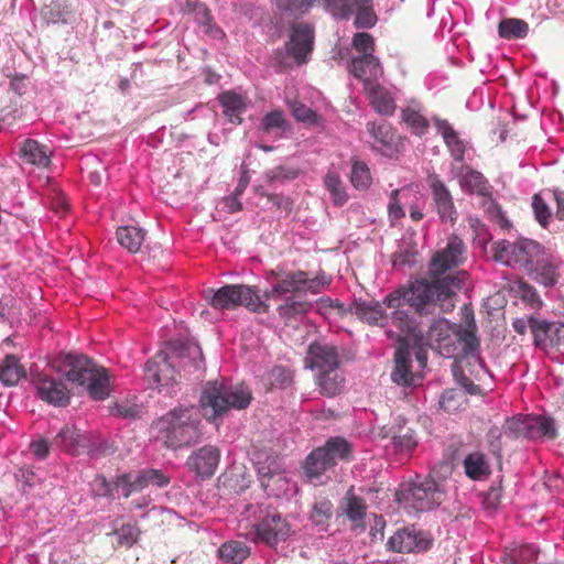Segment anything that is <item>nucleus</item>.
Here are the masks:
<instances>
[{"instance_id": "obj_17", "label": "nucleus", "mask_w": 564, "mask_h": 564, "mask_svg": "<svg viewBox=\"0 0 564 564\" xmlns=\"http://www.w3.org/2000/svg\"><path fill=\"white\" fill-rule=\"evenodd\" d=\"M354 48L361 53L360 56L352 58L351 72L364 76L365 66L371 68V74L377 75L381 72V64L372 53L375 51V39L366 32L356 33L352 39Z\"/></svg>"}, {"instance_id": "obj_14", "label": "nucleus", "mask_w": 564, "mask_h": 564, "mask_svg": "<svg viewBox=\"0 0 564 564\" xmlns=\"http://www.w3.org/2000/svg\"><path fill=\"white\" fill-rule=\"evenodd\" d=\"M465 260V243L458 236L451 235L447 238L446 246L433 256L430 262L429 274L431 278L437 279L455 274L457 271L452 272V270L458 268Z\"/></svg>"}, {"instance_id": "obj_55", "label": "nucleus", "mask_w": 564, "mask_h": 564, "mask_svg": "<svg viewBox=\"0 0 564 564\" xmlns=\"http://www.w3.org/2000/svg\"><path fill=\"white\" fill-rule=\"evenodd\" d=\"M44 19L48 23H65L67 21L68 11H66L61 2H52L42 10Z\"/></svg>"}, {"instance_id": "obj_16", "label": "nucleus", "mask_w": 564, "mask_h": 564, "mask_svg": "<svg viewBox=\"0 0 564 564\" xmlns=\"http://www.w3.org/2000/svg\"><path fill=\"white\" fill-rule=\"evenodd\" d=\"M432 540L422 530L408 527L398 530L388 540L389 551L399 553L424 552L430 549Z\"/></svg>"}, {"instance_id": "obj_11", "label": "nucleus", "mask_w": 564, "mask_h": 564, "mask_svg": "<svg viewBox=\"0 0 564 564\" xmlns=\"http://www.w3.org/2000/svg\"><path fill=\"white\" fill-rule=\"evenodd\" d=\"M351 445L343 437H330L322 447L314 449L305 459L304 473L311 481L318 480L338 460L348 459Z\"/></svg>"}, {"instance_id": "obj_36", "label": "nucleus", "mask_w": 564, "mask_h": 564, "mask_svg": "<svg viewBox=\"0 0 564 564\" xmlns=\"http://www.w3.org/2000/svg\"><path fill=\"white\" fill-rule=\"evenodd\" d=\"M224 115L235 124L241 123V115L246 111L243 98L235 93L226 91L218 97Z\"/></svg>"}, {"instance_id": "obj_9", "label": "nucleus", "mask_w": 564, "mask_h": 564, "mask_svg": "<svg viewBox=\"0 0 564 564\" xmlns=\"http://www.w3.org/2000/svg\"><path fill=\"white\" fill-rule=\"evenodd\" d=\"M271 276L275 280L271 289L263 292L265 300L284 299V303L279 305L278 312L282 316H292L305 312V305L299 302L293 293L303 292V283L305 282V271L296 270L291 272H271Z\"/></svg>"}, {"instance_id": "obj_52", "label": "nucleus", "mask_w": 564, "mask_h": 564, "mask_svg": "<svg viewBox=\"0 0 564 564\" xmlns=\"http://www.w3.org/2000/svg\"><path fill=\"white\" fill-rule=\"evenodd\" d=\"M466 401L463 392L449 389L445 390L440 399V406L451 413L460 409L463 403Z\"/></svg>"}, {"instance_id": "obj_3", "label": "nucleus", "mask_w": 564, "mask_h": 564, "mask_svg": "<svg viewBox=\"0 0 564 564\" xmlns=\"http://www.w3.org/2000/svg\"><path fill=\"white\" fill-rule=\"evenodd\" d=\"M199 414L195 406L175 408L153 422L152 432L165 447L177 449L199 441Z\"/></svg>"}, {"instance_id": "obj_57", "label": "nucleus", "mask_w": 564, "mask_h": 564, "mask_svg": "<svg viewBox=\"0 0 564 564\" xmlns=\"http://www.w3.org/2000/svg\"><path fill=\"white\" fill-rule=\"evenodd\" d=\"M269 381L271 386L285 388L292 382V375L286 368L275 366L269 372Z\"/></svg>"}, {"instance_id": "obj_60", "label": "nucleus", "mask_w": 564, "mask_h": 564, "mask_svg": "<svg viewBox=\"0 0 564 564\" xmlns=\"http://www.w3.org/2000/svg\"><path fill=\"white\" fill-rule=\"evenodd\" d=\"M91 490L97 497H108L115 491V482L107 481L104 476H97L93 481Z\"/></svg>"}, {"instance_id": "obj_30", "label": "nucleus", "mask_w": 564, "mask_h": 564, "mask_svg": "<svg viewBox=\"0 0 564 564\" xmlns=\"http://www.w3.org/2000/svg\"><path fill=\"white\" fill-rule=\"evenodd\" d=\"M411 354L408 345L403 341L395 350L394 355V369L391 373V379L397 384L410 386L413 381V375L410 370Z\"/></svg>"}, {"instance_id": "obj_18", "label": "nucleus", "mask_w": 564, "mask_h": 564, "mask_svg": "<svg viewBox=\"0 0 564 564\" xmlns=\"http://www.w3.org/2000/svg\"><path fill=\"white\" fill-rule=\"evenodd\" d=\"M314 32L308 24L297 23L291 29L290 40L285 44L286 54L297 64L305 63L313 50Z\"/></svg>"}, {"instance_id": "obj_6", "label": "nucleus", "mask_w": 564, "mask_h": 564, "mask_svg": "<svg viewBox=\"0 0 564 564\" xmlns=\"http://www.w3.org/2000/svg\"><path fill=\"white\" fill-rule=\"evenodd\" d=\"M251 399V391L246 386L210 381L204 387L200 409L206 420L215 421L230 409H246Z\"/></svg>"}, {"instance_id": "obj_39", "label": "nucleus", "mask_w": 564, "mask_h": 564, "mask_svg": "<svg viewBox=\"0 0 564 564\" xmlns=\"http://www.w3.org/2000/svg\"><path fill=\"white\" fill-rule=\"evenodd\" d=\"M145 232L143 229L135 226H123L117 229V240L129 252H137L140 250L144 241Z\"/></svg>"}, {"instance_id": "obj_38", "label": "nucleus", "mask_w": 564, "mask_h": 564, "mask_svg": "<svg viewBox=\"0 0 564 564\" xmlns=\"http://www.w3.org/2000/svg\"><path fill=\"white\" fill-rule=\"evenodd\" d=\"M219 557L229 564H241L249 555V546L241 541H227L218 550Z\"/></svg>"}, {"instance_id": "obj_43", "label": "nucleus", "mask_w": 564, "mask_h": 564, "mask_svg": "<svg viewBox=\"0 0 564 564\" xmlns=\"http://www.w3.org/2000/svg\"><path fill=\"white\" fill-rule=\"evenodd\" d=\"M459 185L464 192L484 195L487 192V181L484 175L469 167L463 169Z\"/></svg>"}, {"instance_id": "obj_45", "label": "nucleus", "mask_w": 564, "mask_h": 564, "mask_svg": "<svg viewBox=\"0 0 564 564\" xmlns=\"http://www.w3.org/2000/svg\"><path fill=\"white\" fill-rule=\"evenodd\" d=\"M23 373V369L15 356H7L0 364V380L7 386L17 384Z\"/></svg>"}, {"instance_id": "obj_7", "label": "nucleus", "mask_w": 564, "mask_h": 564, "mask_svg": "<svg viewBox=\"0 0 564 564\" xmlns=\"http://www.w3.org/2000/svg\"><path fill=\"white\" fill-rule=\"evenodd\" d=\"M63 371L68 381L85 387L93 399L104 400L109 395V373L88 357L80 354H66L63 358Z\"/></svg>"}, {"instance_id": "obj_56", "label": "nucleus", "mask_w": 564, "mask_h": 564, "mask_svg": "<svg viewBox=\"0 0 564 564\" xmlns=\"http://www.w3.org/2000/svg\"><path fill=\"white\" fill-rule=\"evenodd\" d=\"M532 208L535 219L542 227H546L551 217V210L540 194L532 197Z\"/></svg>"}, {"instance_id": "obj_37", "label": "nucleus", "mask_w": 564, "mask_h": 564, "mask_svg": "<svg viewBox=\"0 0 564 564\" xmlns=\"http://www.w3.org/2000/svg\"><path fill=\"white\" fill-rule=\"evenodd\" d=\"M539 550L534 544H519L506 550L503 564H533L538 557Z\"/></svg>"}, {"instance_id": "obj_54", "label": "nucleus", "mask_w": 564, "mask_h": 564, "mask_svg": "<svg viewBox=\"0 0 564 564\" xmlns=\"http://www.w3.org/2000/svg\"><path fill=\"white\" fill-rule=\"evenodd\" d=\"M118 542L122 546L131 547L139 540L140 530L137 524H123L115 531Z\"/></svg>"}, {"instance_id": "obj_4", "label": "nucleus", "mask_w": 564, "mask_h": 564, "mask_svg": "<svg viewBox=\"0 0 564 564\" xmlns=\"http://www.w3.org/2000/svg\"><path fill=\"white\" fill-rule=\"evenodd\" d=\"M427 344L444 357H455L462 352L466 358L478 361L484 367L477 354L478 340L469 327L438 318L430 326Z\"/></svg>"}, {"instance_id": "obj_62", "label": "nucleus", "mask_w": 564, "mask_h": 564, "mask_svg": "<svg viewBox=\"0 0 564 564\" xmlns=\"http://www.w3.org/2000/svg\"><path fill=\"white\" fill-rule=\"evenodd\" d=\"M501 436H502V432L497 426L490 427L487 433V443H488L489 451L494 455H497V456L500 455L501 449H502Z\"/></svg>"}, {"instance_id": "obj_21", "label": "nucleus", "mask_w": 564, "mask_h": 564, "mask_svg": "<svg viewBox=\"0 0 564 564\" xmlns=\"http://www.w3.org/2000/svg\"><path fill=\"white\" fill-rule=\"evenodd\" d=\"M219 460V449L213 445H205L188 456L186 465L198 477L210 478L215 474Z\"/></svg>"}, {"instance_id": "obj_48", "label": "nucleus", "mask_w": 564, "mask_h": 564, "mask_svg": "<svg viewBox=\"0 0 564 564\" xmlns=\"http://www.w3.org/2000/svg\"><path fill=\"white\" fill-rule=\"evenodd\" d=\"M324 184L330 193L334 204L341 206L347 202V194L339 176L335 172H328L324 178Z\"/></svg>"}, {"instance_id": "obj_46", "label": "nucleus", "mask_w": 564, "mask_h": 564, "mask_svg": "<svg viewBox=\"0 0 564 564\" xmlns=\"http://www.w3.org/2000/svg\"><path fill=\"white\" fill-rule=\"evenodd\" d=\"M289 124L284 118V115L281 110H273L268 112L261 120L260 129L264 133H274L276 137H282V134L288 130Z\"/></svg>"}, {"instance_id": "obj_41", "label": "nucleus", "mask_w": 564, "mask_h": 564, "mask_svg": "<svg viewBox=\"0 0 564 564\" xmlns=\"http://www.w3.org/2000/svg\"><path fill=\"white\" fill-rule=\"evenodd\" d=\"M317 384L325 395L333 397L339 393L343 388V378L338 372V367L318 371Z\"/></svg>"}, {"instance_id": "obj_1", "label": "nucleus", "mask_w": 564, "mask_h": 564, "mask_svg": "<svg viewBox=\"0 0 564 564\" xmlns=\"http://www.w3.org/2000/svg\"><path fill=\"white\" fill-rule=\"evenodd\" d=\"M432 281L415 280L405 288L408 305L415 308L420 314L427 312L431 305H437L447 313L455 307V299L462 290L466 289L468 274L459 271L448 274L442 279L431 278Z\"/></svg>"}, {"instance_id": "obj_12", "label": "nucleus", "mask_w": 564, "mask_h": 564, "mask_svg": "<svg viewBox=\"0 0 564 564\" xmlns=\"http://www.w3.org/2000/svg\"><path fill=\"white\" fill-rule=\"evenodd\" d=\"M207 295L210 305L217 310H232L237 306H245L254 313H267L269 305L261 300L260 295L251 286L245 284L225 285L217 291H209Z\"/></svg>"}, {"instance_id": "obj_26", "label": "nucleus", "mask_w": 564, "mask_h": 564, "mask_svg": "<svg viewBox=\"0 0 564 564\" xmlns=\"http://www.w3.org/2000/svg\"><path fill=\"white\" fill-rule=\"evenodd\" d=\"M367 128L375 140L373 147L384 155H392L397 150L398 140L392 127L381 121L379 123L368 122Z\"/></svg>"}, {"instance_id": "obj_53", "label": "nucleus", "mask_w": 564, "mask_h": 564, "mask_svg": "<svg viewBox=\"0 0 564 564\" xmlns=\"http://www.w3.org/2000/svg\"><path fill=\"white\" fill-rule=\"evenodd\" d=\"M305 282L303 283V293L318 294L325 290L332 282V278L325 272H319L316 276L310 278L305 272Z\"/></svg>"}, {"instance_id": "obj_31", "label": "nucleus", "mask_w": 564, "mask_h": 564, "mask_svg": "<svg viewBox=\"0 0 564 564\" xmlns=\"http://www.w3.org/2000/svg\"><path fill=\"white\" fill-rule=\"evenodd\" d=\"M556 425L553 419L542 415H527V440H553Z\"/></svg>"}, {"instance_id": "obj_63", "label": "nucleus", "mask_w": 564, "mask_h": 564, "mask_svg": "<svg viewBox=\"0 0 564 564\" xmlns=\"http://www.w3.org/2000/svg\"><path fill=\"white\" fill-rule=\"evenodd\" d=\"M393 323H395L403 332H411L413 323L410 319L409 313L402 308L392 312L391 316Z\"/></svg>"}, {"instance_id": "obj_10", "label": "nucleus", "mask_w": 564, "mask_h": 564, "mask_svg": "<svg viewBox=\"0 0 564 564\" xmlns=\"http://www.w3.org/2000/svg\"><path fill=\"white\" fill-rule=\"evenodd\" d=\"M545 248L532 240L521 238L516 241L500 240L492 245V257L496 261L525 273L532 267Z\"/></svg>"}, {"instance_id": "obj_32", "label": "nucleus", "mask_w": 564, "mask_h": 564, "mask_svg": "<svg viewBox=\"0 0 564 564\" xmlns=\"http://www.w3.org/2000/svg\"><path fill=\"white\" fill-rule=\"evenodd\" d=\"M52 152L47 147L33 139H26L20 148V155L24 162L37 167H46L51 163Z\"/></svg>"}, {"instance_id": "obj_51", "label": "nucleus", "mask_w": 564, "mask_h": 564, "mask_svg": "<svg viewBox=\"0 0 564 564\" xmlns=\"http://www.w3.org/2000/svg\"><path fill=\"white\" fill-rule=\"evenodd\" d=\"M502 429L503 433L509 437L527 438V415L507 419Z\"/></svg>"}, {"instance_id": "obj_23", "label": "nucleus", "mask_w": 564, "mask_h": 564, "mask_svg": "<svg viewBox=\"0 0 564 564\" xmlns=\"http://www.w3.org/2000/svg\"><path fill=\"white\" fill-rule=\"evenodd\" d=\"M430 188L440 219L443 223H451L453 225L457 219V210L449 189L436 176L430 178Z\"/></svg>"}, {"instance_id": "obj_58", "label": "nucleus", "mask_w": 564, "mask_h": 564, "mask_svg": "<svg viewBox=\"0 0 564 564\" xmlns=\"http://www.w3.org/2000/svg\"><path fill=\"white\" fill-rule=\"evenodd\" d=\"M518 292L521 296V299L529 303L531 306H541L542 300L536 292L535 288L529 284L528 282H519L518 284Z\"/></svg>"}, {"instance_id": "obj_24", "label": "nucleus", "mask_w": 564, "mask_h": 564, "mask_svg": "<svg viewBox=\"0 0 564 564\" xmlns=\"http://www.w3.org/2000/svg\"><path fill=\"white\" fill-rule=\"evenodd\" d=\"M338 365V352L334 346L322 341H314L308 346L305 357L306 368L322 371Z\"/></svg>"}, {"instance_id": "obj_34", "label": "nucleus", "mask_w": 564, "mask_h": 564, "mask_svg": "<svg viewBox=\"0 0 564 564\" xmlns=\"http://www.w3.org/2000/svg\"><path fill=\"white\" fill-rule=\"evenodd\" d=\"M333 510L334 506L329 499L321 498L314 501L310 512V521L316 532H328Z\"/></svg>"}, {"instance_id": "obj_40", "label": "nucleus", "mask_w": 564, "mask_h": 564, "mask_svg": "<svg viewBox=\"0 0 564 564\" xmlns=\"http://www.w3.org/2000/svg\"><path fill=\"white\" fill-rule=\"evenodd\" d=\"M417 445L414 432L408 429L403 434L394 435L387 449L391 453L400 455L401 458H408Z\"/></svg>"}, {"instance_id": "obj_2", "label": "nucleus", "mask_w": 564, "mask_h": 564, "mask_svg": "<svg viewBox=\"0 0 564 564\" xmlns=\"http://www.w3.org/2000/svg\"><path fill=\"white\" fill-rule=\"evenodd\" d=\"M239 529L252 542H262L276 547L289 541L295 533L286 517L278 512H267L258 505H249L241 513Z\"/></svg>"}, {"instance_id": "obj_49", "label": "nucleus", "mask_w": 564, "mask_h": 564, "mask_svg": "<svg viewBox=\"0 0 564 564\" xmlns=\"http://www.w3.org/2000/svg\"><path fill=\"white\" fill-rule=\"evenodd\" d=\"M286 105L295 120L310 126L318 123L317 113L301 101L288 99Z\"/></svg>"}, {"instance_id": "obj_50", "label": "nucleus", "mask_w": 564, "mask_h": 564, "mask_svg": "<svg viewBox=\"0 0 564 564\" xmlns=\"http://www.w3.org/2000/svg\"><path fill=\"white\" fill-rule=\"evenodd\" d=\"M350 181L357 189H366L371 184L370 170L366 163L356 161L351 167Z\"/></svg>"}, {"instance_id": "obj_25", "label": "nucleus", "mask_w": 564, "mask_h": 564, "mask_svg": "<svg viewBox=\"0 0 564 564\" xmlns=\"http://www.w3.org/2000/svg\"><path fill=\"white\" fill-rule=\"evenodd\" d=\"M433 121L437 133L442 137L453 159L462 162L467 149V142L459 137V133L447 120L434 117Z\"/></svg>"}, {"instance_id": "obj_59", "label": "nucleus", "mask_w": 564, "mask_h": 564, "mask_svg": "<svg viewBox=\"0 0 564 564\" xmlns=\"http://www.w3.org/2000/svg\"><path fill=\"white\" fill-rule=\"evenodd\" d=\"M408 295L405 294V288H400L391 293H389L383 303L394 311L404 307L408 304Z\"/></svg>"}, {"instance_id": "obj_19", "label": "nucleus", "mask_w": 564, "mask_h": 564, "mask_svg": "<svg viewBox=\"0 0 564 564\" xmlns=\"http://www.w3.org/2000/svg\"><path fill=\"white\" fill-rule=\"evenodd\" d=\"M560 264L558 259L545 249L535 263L529 267L527 274L544 288H553L560 279Z\"/></svg>"}, {"instance_id": "obj_42", "label": "nucleus", "mask_w": 564, "mask_h": 564, "mask_svg": "<svg viewBox=\"0 0 564 564\" xmlns=\"http://www.w3.org/2000/svg\"><path fill=\"white\" fill-rule=\"evenodd\" d=\"M402 120L412 133L422 137L427 132L429 121L419 106H408L402 110Z\"/></svg>"}, {"instance_id": "obj_15", "label": "nucleus", "mask_w": 564, "mask_h": 564, "mask_svg": "<svg viewBox=\"0 0 564 564\" xmlns=\"http://www.w3.org/2000/svg\"><path fill=\"white\" fill-rule=\"evenodd\" d=\"M424 199L422 195L410 187H403L391 192L388 205L389 218L392 223L404 217V208L408 207L410 217L414 221L423 218Z\"/></svg>"}, {"instance_id": "obj_20", "label": "nucleus", "mask_w": 564, "mask_h": 564, "mask_svg": "<svg viewBox=\"0 0 564 564\" xmlns=\"http://www.w3.org/2000/svg\"><path fill=\"white\" fill-rule=\"evenodd\" d=\"M35 388L37 397L50 404L65 406L69 403L70 393L61 378L40 375L35 380Z\"/></svg>"}, {"instance_id": "obj_64", "label": "nucleus", "mask_w": 564, "mask_h": 564, "mask_svg": "<svg viewBox=\"0 0 564 564\" xmlns=\"http://www.w3.org/2000/svg\"><path fill=\"white\" fill-rule=\"evenodd\" d=\"M132 488L133 485L129 473L117 477V480L115 481V491H121L122 496L128 498L132 492H135Z\"/></svg>"}, {"instance_id": "obj_27", "label": "nucleus", "mask_w": 564, "mask_h": 564, "mask_svg": "<svg viewBox=\"0 0 564 564\" xmlns=\"http://www.w3.org/2000/svg\"><path fill=\"white\" fill-rule=\"evenodd\" d=\"M88 438L75 426L66 425L54 437L53 445L63 448L72 455H78L88 448Z\"/></svg>"}, {"instance_id": "obj_33", "label": "nucleus", "mask_w": 564, "mask_h": 564, "mask_svg": "<svg viewBox=\"0 0 564 564\" xmlns=\"http://www.w3.org/2000/svg\"><path fill=\"white\" fill-rule=\"evenodd\" d=\"M373 109L382 116H391L395 110V101L391 94L378 83L367 84L365 89Z\"/></svg>"}, {"instance_id": "obj_47", "label": "nucleus", "mask_w": 564, "mask_h": 564, "mask_svg": "<svg viewBox=\"0 0 564 564\" xmlns=\"http://www.w3.org/2000/svg\"><path fill=\"white\" fill-rule=\"evenodd\" d=\"M498 32L503 39H523L528 35L529 25L520 19H505L499 23Z\"/></svg>"}, {"instance_id": "obj_35", "label": "nucleus", "mask_w": 564, "mask_h": 564, "mask_svg": "<svg viewBox=\"0 0 564 564\" xmlns=\"http://www.w3.org/2000/svg\"><path fill=\"white\" fill-rule=\"evenodd\" d=\"M463 467L466 476L473 480L484 479L491 473L486 455L478 451L465 456Z\"/></svg>"}, {"instance_id": "obj_22", "label": "nucleus", "mask_w": 564, "mask_h": 564, "mask_svg": "<svg viewBox=\"0 0 564 564\" xmlns=\"http://www.w3.org/2000/svg\"><path fill=\"white\" fill-rule=\"evenodd\" d=\"M338 510L350 522V528L357 532H364L366 529L367 505L365 499L357 496L354 488H349L341 498Z\"/></svg>"}, {"instance_id": "obj_29", "label": "nucleus", "mask_w": 564, "mask_h": 564, "mask_svg": "<svg viewBox=\"0 0 564 564\" xmlns=\"http://www.w3.org/2000/svg\"><path fill=\"white\" fill-rule=\"evenodd\" d=\"M350 311L361 321L370 325H381L386 321V313L380 302L357 299L354 301Z\"/></svg>"}, {"instance_id": "obj_13", "label": "nucleus", "mask_w": 564, "mask_h": 564, "mask_svg": "<svg viewBox=\"0 0 564 564\" xmlns=\"http://www.w3.org/2000/svg\"><path fill=\"white\" fill-rule=\"evenodd\" d=\"M256 466L261 487L269 497L280 498L295 491L296 485L286 476L278 456L259 457Z\"/></svg>"}, {"instance_id": "obj_5", "label": "nucleus", "mask_w": 564, "mask_h": 564, "mask_svg": "<svg viewBox=\"0 0 564 564\" xmlns=\"http://www.w3.org/2000/svg\"><path fill=\"white\" fill-rule=\"evenodd\" d=\"M178 358L183 366L191 362L195 369L203 364L202 349L196 344H185L178 350L174 349L172 356L165 350H160L152 359L145 364V379L152 389L162 391L166 388L167 393H172L174 383H176V371L171 361L172 358Z\"/></svg>"}, {"instance_id": "obj_28", "label": "nucleus", "mask_w": 564, "mask_h": 564, "mask_svg": "<svg viewBox=\"0 0 564 564\" xmlns=\"http://www.w3.org/2000/svg\"><path fill=\"white\" fill-rule=\"evenodd\" d=\"M529 326L533 335V343L536 348L544 351L553 348L556 322H547L534 316H530Z\"/></svg>"}, {"instance_id": "obj_61", "label": "nucleus", "mask_w": 564, "mask_h": 564, "mask_svg": "<svg viewBox=\"0 0 564 564\" xmlns=\"http://www.w3.org/2000/svg\"><path fill=\"white\" fill-rule=\"evenodd\" d=\"M145 477L147 487L150 485L164 487L169 485L170 479L159 469H142Z\"/></svg>"}, {"instance_id": "obj_8", "label": "nucleus", "mask_w": 564, "mask_h": 564, "mask_svg": "<svg viewBox=\"0 0 564 564\" xmlns=\"http://www.w3.org/2000/svg\"><path fill=\"white\" fill-rule=\"evenodd\" d=\"M397 498L405 508L429 511L443 503L446 499V491L444 486L433 478L416 477L413 481L401 484L397 491Z\"/></svg>"}, {"instance_id": "obj_44", "label": "nucleus", "mask_w": 564, "mask_h": 564, "mask_svg": "<svg viewBox=\"0 0 564 564\" xmlns=\"http://www.w3.org/2000/svg\"><path fill=\"white\" fill-rule=\"evenodd\" d=\"M355 26L370 29L377 23V15L372 10L371 0H355Z\"/></svg>"}]
</instances>
